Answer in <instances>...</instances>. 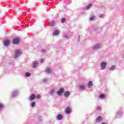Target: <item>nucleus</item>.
<instances>
[{"instance_id": "1", "label": "nucleus", "mask_w": 124, "mask_h": 124, "mask_svg": "<svg viewBox=\"0 0 124 124\" xmlns=\"http://www.w3.org/2000/svg\"><path fill=\"white\" fill-rule=\"evenodd\" d=\"M106 65H107V62H102L100 63V69L101 70H104L106 69Z\"/></svg>"}, {"instance_id": "2", "label": "nucleus", "mask_w": 124, "mask_h": 124, "mask_svg": "<svg viewBox=\"0 0 124 124\" xmlns=\"http://www.w3.org/2000/svg\"><path fill=\"white\" fill-rule=\"evenodd\" d=\"M21 52L20 49H16L15 50V56H14L15 59H17V58H18L20 56V55H21Z\"/></svg>"}, {"instance_id": "3", "label": "nucleus", "mask_w": 124, "mask_h": 124, "mask_svg": "<svg viewBox=\"0 0 124 124\" xmlns=\"http://www.w3.org/2000/svg\"><path fill=\"white\" fill-rule=\"evenodd\" d=\"M102 47V45L101 44H97L93 46V49L94 50H97L98 49H100Z\"/></svg>"}, {"instance_id": "4", "label": "nucleus", "mask_w": 124, "mask_h": 124, "mask_svg": "<svg viewBox=\"0 0 124 124\" xmlns=\"http://www.w3.org/2000/svg\"><path fill=\"white\" fill-rule=\"evenodd\" d=\"M64 92V89L62 88H61L59 90V91H58L56 93L58 94V95H59V96H60V95H62Z\"/></svg>"}, {"instance_id": "5", "label": "nucleus", "mask_w": 124, "mask_h": 124, "mask_svg": "<svg viewBox=\"0 0 124 124\" xmlns=\"http://www.w3.org/2000/svg\"><path fill=\"white\" fill-rule=\"evenodd\" d=\"M19 93V92H18L17 91H15L13 92H12V96L13 97H15V96H17Z\"/></svg>"}, {"instance_id": "6", "label": "nucleus", "mask_w": 124, "mask_h": 124, "mask_svg": "<svg viewBox=\"0 0 124 124\" xmlns=\"http://www.w3.org/2000/svg\"><path fill=\"white\" fill-rule=\"evenodd\" d=\"M72 112V110H71V108H70L69 107H67L66 109H65V112L66 114H70V113H71Z\"/></svg>"}, {"instance_id": "7", "label": "nucleus", "mask_w": 124, "mask_h": 124, "mask_svg": "<svg viewBox=\"0 0 124 124\" xmlns=\"http://www.w3.org/2000/svg\"><path fill=\"white\" fill-rule=\"evenodd\" d=\"M4 45L5 46H8V45H9V44H10V40H5L4 41Z\"/></svg>"}, {"instance_id": "8", "label": "nucleus", "mask_w": 124, "mask_h": 124, "mask_svg": "<svg viewBox=\"0 0 124 124\" xmlns=\"http://www.w3.org/2000/svg\"><path fill=\"white\" fill-rule=\"evenodd\" d=\"M20 41V39L18 38H15L13 40V43L14 44H18Z\"/></svg>"}, {"instance_id": "9", "label": "nucleus", "mask_w": 124, "mask_h": 124, "mask_svg": "<svg viewBox=\"0 0 124 124\" xmlns=\"http://www.w3.org/2000/svg\"><path fill=\"white\" fill-rule=\"evenodd\" d=\"M46 72L47 74H50V73H52V69H51V68L47 67L46 69Z\"/></svg>"}, {"instance_id": "10", "label": "nucleus", "mask_w": 124, "mask_h": 124, "mask_svg": "<svg viewBox=\"0 0 124 124\" xmlns=\"http://www.w3.org/2000/svg\"><path fill=\"white\" fill-rule=\"evenodd\" d=\"M62 118H63V116L62 114H58L56 117V119L58 121H61V120H62Z\"/></svg>"}, {"instance_id": "11", "label": "nucleus", "mask_w": 124, "mask_h": 124, "mask_svg": "<svg viewBox=\"0 0 124 124\" xmlns=\"http://www.w3.org/2000/svg\"><path fill=\"white\" fill-rule=\"evenodd\" d=\"M70 95V92L69 91H66L64 93V97H68Z\"/></svg>"}, {"instance_id": "12", "label": "nucleus", "mask_w": 124, "mask_h": 124, "mask_svg": "<svg viewBox=\"0 0 124 124\" xmlns=\"http://www.w3.org/2000/svg\"><path fill=\"white\" fill-rule=\"evenodd\" d=\"M35 98V95L34 93H32L30 96V100L31 101H32V100H34Z\"/></svg>"}, {"instance_id": "13", "label": "nucleus", "mask_w": 124, "mask_h": 124, "mask_svg": "<svg viewBox=\"0 0 124 124\" xmlns=\"http://www.w3.org/2000/svg\"><path fill=\"white\" fill-rule=\"evenodd\" d=\"M78 87H79V90H85V89L86 88V85L81 84L79 85Z\"/></svg>"}, {"instance_id": "14", "label": "nucleus", "mask_w": 124, "mask_h": 124, "mask_svg": "<svg viewBox=\"0 0 124 124\" xmlns=\"http://www.w3.org/2000/svg\"><path fill=\"white\" fill-rule=\"evenodd\" d=\"M115 69H116V66H115L114 65H111L108 68L109 70H110V71H113L115 70Z\"/></svg>"}, {"instance_id": "15", "label": "nucleus", "mask_w": 124, "mask_h": 124, "mask_svg": "<svg viewBox=\"0 0 124 124\" xmlns=\"http://www.w3.org/2000/svg\"><path fill=\"white\" fill-rule=\"evenodd\" d=\"M37 65H38V61H34L33 62V67L34 68H35V67H36L37 66Z\"/></svg>"}, {"instance_id": "16", "label": "nucleus", "mask_w": 124, "mask_h": 124, "mask_svg": "<svg viewBox=\"0 0 124 124\" xmlns=\"http://www.w3.org/2000/svg\"><path fill=\"white\" fill-rule=\"evenodd\" d=\"M60 31L59 30H56L53 32V35H58L60 33Z\"/></svg>"}, {"instance_id": "17", "label": "nucleus", "mask_w": 124, "mask_h": 124, "mask_svg": "<svg viewBox=\"0 0 124 124\" xmlns=\"http://www.w3.org/2000/svg\"><path fill=\"white\" fill-rule=\"evenodd\" d=\"M101 121H102V117L101 116L98 117L96 120V123H99L100 122H101Z\"/></svg>"}, {"instance_id": "18", "label": "nucleus", "mask_w": 124, "mask_h": 124, "mask_svg": "<svg viewBox=\"0 0 124 124\" xmlns=\"http://www.w3.org/2000/svg\"><path fill=\"white\" fill-rule=\"evenodd\" d=\"M87 86L88 88H92V86H93V82L92 81H89L88 84H87Z\"/></svg>"}, {"instance_id": "19", "label": "nucleus", "mask_w": 124, "mask_h": 124, "mask_svg": "<svg viewBox=\"0 0 124 124\" xmlns=\"http://www.w3.org/2000/svg\"><path fill=\"white\" fill-rule=\"evenodd\" d=\"M105 97V95L104 94H101L99 95V98L101 99H103Z\"/></svg>"}, {"instance_id": "20", "label": "nucleus", "mask_w": 124, "mask_h": 124, "mask_svg": "<svg viewBox=\"0 0 124 124\" xmlns=\"http://www.w3.org/2000/svg\"><path fill=\"white\" fill-rule=\"evenodd\" d=\"M92 7V4H89L86 7V9H90Z\"/></svg>"}, {"instance_id": "21", "label": "nucleus", "mask_w": 124, "mask_h": 124, "mask_svg": "<svg viewBox=\"0 0 124 124\" xmlns=\"http://www.w3.org/2000/svg\"><path fill=\"white\" fill-rule=\"evenodd\" d=\"M4 108V106H3V104H0V111Z\"/></svg>"}, {"instance_id": "22", "label": "nucleus", "mask_w": 124, "mask_h": 124, "mask_svg": "<svg viewBox=\"0 0 124 124\" xmlns=\"http://www.w3.org/2000/svg\"><path fill=\"white\" fill-rule=\"evenodd\" d=\"M50 25L51 27H54V26H55V21H51L50 23Z\"/></svg>"}, {"instance_id": "23", "label": "nucleus", "mask_w": 124, "mask_h": 124, "mask_svg": "<svg viewBox=\"0 0 124 124\" xmlns=\"http://www.w3.org/2000/svg\"><path fill=\"white\" fill-rule=\"evenodd\" d=\"M31 106L32 108L34 107V106H35V102H32V103H31Z\"/></svg>"}, {"instance_id": "24", "label": "nucleus", "mask_w": 124, "mask_h": 124, "mask_svg": "<svg viewBox=\"0 0 124 124\" xmlns=\"http://www.w3.org/2000/svg\"><path fill=\"white\" fill-rule=\"evenodd\" d=\"M25 76L26 77H30V76H31V73H26L25 74Z\"/></svg>"}, {"instance_id": "25", "label": "nucleus", "mask_w": 124, "mask_h": 124, "mask_svg": "<svg viewBox=\"0 0 124 124\" xmlns=\"http://www.w3.org/2000/svg\"><path fill=\"white\" fill-rule=\"evenodd\" d=\"M95 19V16H93L90 17V21H93V20H94Z\"/></svg>"}, {"instance_id": "26", "label": "nucleus", "mask_w": 124, "mask_h": 124, "mask_svg": "<svg viewBox=\"0 0 124 124\" xmlns=\"http://www.w3.org/2000/svg\"><path fill=\"white\" fill-rule=\"evenodd\" d=\"M55 93V90L54 89H52L51 91H50V93L51 94H53V93Z\"/></svg>"}, {"instance_id": "27", "label": "nucleus", "mask_w": 124, "mask_h": 124, "mask_svg": "<svg viewBox=\"0 0 124 124\" xmlns=\"http://www.w3.org/2000/svg\"><path fill=\"white\" fill-rule=\"evenodd\" d=\"M63 37H64V38H68V35L67 34H63Z\"/></svg>"}, {"instance_id": "28", "label": "nucleus", "mask_w": 124, "mask_h": 124, "mask_svg": "<svg viewBox=\"0 0 124 124\" xmlns=\"http://www.w3.org/2000/svg\"><path fill=\"white\" fill-rule=\"evenodd\" d=\"M41 97V96L39 94L37 95V96H36L37 99H40Z\"/></svg>"}, {"instance_id": "29", "label": "nucleus", "mask_w": 124, "mask_h": 124, "mask_svg": "<svg viewBox=\"0 0 124 124\" xmlns=\"http://www.w3.org/2000/svg\"><path fill=\"white\" fill-rule=\"evenodd\" d=\"M122 114H123V111H120V112L118 111L117 112L118 116H120V115H122Z\"/></svg>"}, {"instance_id": "30", "label": "nucleus", "mask_w": 124, "mask_h": 124, "mask_svg": "<svg viewBox=\"0 0 124 124\" xmlns=\"http://www.w3.org/2000/svg\"><path fill=\"white\" fill-rule=\"evenodd\" d=\"M43 82L44 83H46V82H48V79H44L43 80Z\"/></svg>"}, {"instance_id": "31", "label": "nucleus", "mask_w": 124, "mask_h": 124, "mask_svg": "<svg viewBox=\"0 0 124 124\" xmlns=\"http://www.w3.org/2000/svg\"><path fill=\"white\" fill-rule=\"evenodd\" d=\"M61 22L62 23H64V22H65V18H62L61 19Z\"/></svg>"}, {"instance_id": "32", "label": "nucleus", "mask_w": 124, "mask_h": 124, "mask_svg": "<svg viewBox=\"0 0 124 124\" xmlns=\"http://www.w3.org/2000/svg\"><path fill=\"white\" fill-rule=\"evenodd\" d=\"M96 109H97V110H98L99 111V110H101V108H100V107H97L96 108Z\"/></svg>"}, {"instance_id": "33", "label": "nucleus", "mask_w": 124, "mask_h": 124, "mask_svg": "<svg viewBox=\"0 0 124 124\" xmlns=\"http://www.w3.org/2000/svg\"><path fill=\"white\" fill-rule=\"evenodd\" d=\"M99 18H103V14H100L99 16Z\"/></svg>"}, {"instance_id": "34", "label": "nucleus", "mask_w": 124, "mask_h": 124, "mask_svg": "<svg viewBox=\"0 0 124 124\" xmlns=\"http://www.w3.org/2000/svg\"><path fill=\"white\" fill-rule=\"evenodd\" d=\"M45 60H44V59H41V60H40V62H45Z\"/></svg>"}, {"instance_id": "35", "label": "nucleus", "mask_w": 124, "mask_h": 124, "mask_svg": "<svg viewBox=\"0 0 124 124\" xmlns=\"http://www.w3.org/2000/svg\"><path fill=\"white\" fill-rule=\"evenodd\" d=\"M46 51V50H45V49H42L41 50L42 53H45Z\"/></svg>"}, {"instance_id": "36", "label": "nucleus", "mask_w": 124, "mask_h": 124, "mask_svg": "<svg viewBox=\"0 0 124 124\" xmlns=\"http://www.w3.org/2000/svg\"><path fill=\"white\" fill-rule=\"evenodd\" d=\"M78 41H80V36H78Z\"/></svg>"}]
</instances>
